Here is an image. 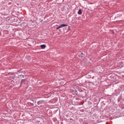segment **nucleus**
<instances>
[{"label":"nucleus","mask_w":124,"mask_h":124,"mask_svg":"<svg viewBox=\"0 0 124 124\" xmlns=\"http://www.w3.org/2000/svg\"><path fill=\"white\" fill-rule=\"evenodd\" d=\"M63 27H67V25H66V24H62L60 26H59L58 27H57L56 28V30H59V29L63 28Z\"/></svg>","instance_id":"nucleus-1"},{"label":"nucleus","mask_w":124,"mask_h":124,"mask_svg":"<svg viewBox=\"0 0 124 124\" xmlns=\"http://www.w3.org/2000/svg\"><path fill=\"white\" fill-rule=\"evenodd\" d=\"M43 103H44V101L43 100H41L37 102L38 105H40V104H43Z\"/></svg>","instance_id":"nucleus-2"},{"label":"nucleus","mask_w":124,"mask_h":124,"mask_svg":"<svg viewBox=\"0 0 124 124\" xmlns=\"http://www.w3.org/2000/svg\"><path fill=\"white\" fill-rule=\"evenodd\" d=\"M78 14L79 15H81L82 14V9H79L78 11Z\"/></svg>","instance_id":"nucleus-3"},{"label":"nucleus","mask_w":124,"mask_h":124,"mask_svg":"<svg viewBox=\"0 0 124 124\" xmlns=\"http://www.w3.org/2000/svg\"><path fill=\"white\" fill-rule=\"evenodd\" d=\"M41 47H42V49H45V48H46V46L45 45H41Z\"/></svg>","instance_id":"nucleus-4"},{"label":"nucleus","mask_w":124,"mask_h":124,"mask_svg":"<svg viewBox=\"0 0 124 124\" xmlns=\"http://www.w3.org/2000/svg\"><path fill=\"white\" fill-rule=\"evenodd\" d=\"M84 54H83V53H81V55H79V57H81V58H83V57H84Z\"/></svg>","instance_id":"nucleus-5"},{"label":"nucleus","mask_w":124,"mask_h":124,"mask_svg":"<svg viewBox=\"0 0 124 124\" xmlns=\"http://www.w3.org/2000/svg\"><path fill=\"white\" fill-rule=\"evenodd\" d=\"M23 83H24L23 82H21V84H23Z\"/></svg>","instance_id":"nucleus-6"}]
</instances>
